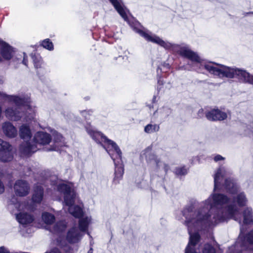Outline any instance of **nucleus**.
<instances>
[{
  "label": "nucleus",
  "mask_w": 253,
  "mask_h": 253,
  "mask_svg": "<svg viewBox=\"0 0 253 253\" xmlns=\"http://www.w3.org/2000/svg\"><path fill=\"white\" fill-rule=\"evenodd\" d=\"M225 210L221 214H214L211 217V214L206 213L200 209L194 210L193 204L185 208L182 214L185 218V224L188 228L190 235L189 242L185 249V253H215L214 248L209 244L199 248L198 242L200 236L198 232L207 227L224 222L226 219L234 216L237 212L236 207L231 205L227 207Z\"/></svg>",
  "instance_id": "obj_1"
},
{
  "label": "nucleus",
  "mask_w": 253,
  "mask_h": 253,
  "mask_svg": "<svg viewBox=\"0 0 253 253\" xmlns=\"http://www.w3.org/2000/svg\"><path fill=\"white\" fill-rule=\"evenodd\" d=\"M227 171L224 167H220L215 171L214 174V192L211 194L209 197L203 201L201 207L199 209L206 213L213 215H220L223 213L226 207L229 205L235 207L237 212L234 216L226 219V221L229 219L237 220V216L240 213L239 207L245 206L247 203V199L244 193H240L236 198L234 197H228L227 195L215 192V191L218 188H221L222 185L229 193L234 194L238 191L237 185L230 178H226Z\"/></svg>",
  "instance_id": "obj_2"
},
{
  "label": "nucleus",
  "mask_w": 253,
  "mask_h": 253,
  "mask_svg": "<svg viewBox=\"0 0 253 253\" xmlns=\"http://www.w3.org/2000/svg\"><path fill=\"white\" fill-rule=\"evenodd\" d=\"M114 6L122 17L126 21L133 30L139 34L141 37L148 42H151L159 45L167 50H169L177 52L182 57L189 59V46L182 43L177 44L164 41L157 35L145 29H141L139 22L133 18L129 19L126 10L123 6L121 0H109Z\"/></svg>",
  "instance_id": "obj_3"
},
{
  "label": "nucleus",
  "mask_w": 253,
  "mask_h": 253,
  "mask_svg": "<svg viewBox=\"0 0 253 253\" xmlns=\"http://www.w3.org/2000/svg\"><path fill=\"white\" fill-rule=\"evenodd\" d=\"M52 185L57 184V191L64 195L65 204L68 206L69 213L76 218H80L79 221V230L81 232H86L88 230V225L91 222L90 216L82 217L84 212L82 207L73 205L76 194L70 185L66 183L53 181Z\"/></svg>",
  "instance_id": "obj_4"
},
{
  "label": "nucleus",
  "mask_w": 253,
  "mask_h": 253,
  "mask_svg": "<svg viewBox=\"0 0 253 253\" xmlns=\"http://www.w3.org/2000/svg\"><path fill=\"white\" fill-rule=\"evenodd\" d=\"M201 66L210 74L219 78H235L243 83L253 85V75L245 70L212 62L204 63Z\"/></svg>",
  "instance_id": "obj_5"
},
{
  "label": "nucleus",
  "mask_w": 253,
  "mask_h": 253,
  "mask_svg": "<svg viewBox=\"0 0 253 253\" xmlns=\"http://www.w3.org/2000/svg\"><path fill=\"white\" fill-rule=\"evenodd\" d=\"M13 96L26 97L27 98L26 101L22 104H16L13 102L15 106L7 107L4 110L5 116L6 118L12 121H19L24 115V112L22 111V107L25 106L27 109V114H26L25 120L26 121L35 122L36 118V110L33 108L29 105L30 99L28 95L25 94H19L18 95H13Z\"/></svg>",
  "instance_id": "obj_6"
},
{
  "label": "nucleus",
  "mask_w": 253,
  "mask_h": 253,
  "mask_svg": "<svg viewBox=\"0 0 253 253\" xmlns=\"http://www.w3.org/2000/svg\"><path fill=\"white\" fill-rule=\"evenodd\" d=\"M19 134L20 137L24 140L20 145L19 150L21 153L25 156H28L37 151V148L35 144H32V142L29 141L31 139L32 134L29 126L23 124L19 127Z\"/></svg>",
  "instance_id": "obj_7"
},
{
  "label": "nucleus",
  "mask_w": 253,
  "mask_h": 253,
  "mask_svg": "<svg viewBox=\"0 0 253 253\" xmlns=\"http://www.w3.org/2000/svg\"><path fill=\"white\" fill-rule=\"evenodd\" d=\"M10 206L17 209L18 212L14 213V215L16 220L20 224L28 226L33 222L34 220V217L29 213L34 210L32 205L28 204L27 202H23Z\"/></svg>",
  "instance_id": "obj_8"
},
{
  "label": "nucleus",
  "mask_w": 253,
  "mask_h": 253,
  "mask_svg": "<svg viewBox=\"0 0 253 253\" xmlns=\"http://www.w3.org/2000/svg\"><path fill=\"white\" fill-rule=\"evenodd\" d=\"M103 143L105 144L103 146L113 160L115 166L119 165L120 162H122V152L119 146L108 138H105Z\"/></svg>",
  "instance_id": "obj_9"
},
{
  "label": "nucleus",
  "mask_w": 253,
  "mask_h": 253,
  "mask_svg": "<svg viewBox=\"0 0 253 253\" xmlns=\"http://www.w3.org/2000/svg\"><path fill=\"white\" fill-rule=\"evenodd\" d=\"M0 51L1 53V61L2 59L6 60H10L14 56L15 51L8 43L0 40Z\"/></svg>",
  "instance_id": "obj_10"
},
{
  "label": "nucleus",
  "mask_w": 253,
  "mask_h": 253,
  "mask_svg": "<svg viewBox=\"0 0 253 253\" xmlns=\"http://www.w3.org/2000/svg\"><path fill=\"white\" fill-rule=\"evenodd\" d=\"M15 194L21 197L27 196L30 192V186L25 180H18L14 185Z\"/></svg>",
  "instance_id": "obj_11"
},
{
  "label": "nucleus",
  "mask_w": 253,
  "mask_h": 253,
  "mask_svg": "<svg viewBox=\"0 0 253 253\" xmlns=\"http://www.w3.org/2000/svg\"><path fill=\"white\" fill-rule=\"evenodd\" d=\"M205 115L207 119L211 121H221L227 118V113L218 109H213L207 111Z\"/></svg>",
  "instance_id": "obj_12"
},
{
  "label": "nucleus",
  "mask_w": 253,
  "mask_h": 253,
  "mask_svg": "<svg viewBox=\"0 0 253 253\" xmlns=\"http://www.w3.org/2000/svg\"><path fill=\"white\" fill-rule=\"evenodd\" d=\"M34 141L32 144L44 145L48 144L51 140V137L49 134L44 131H38L34 135ZM38 148H37V150Z\"/></svg>",
  "instance_id": "obj_13"
},
{
  "label": "nucleus",
  "mask_w": 253,
  "mask_h": 253,
  "mask_svg": "<svg viewBox=\"0 0 253 253\" xmlns=\"http://www.w3.org/2000/svg\"><path fill=\"white\" fill-rule=\"evenodd\" d=\"M241 233L239 235L237 242L236 243V246L241 247L245 248L247 244H253V230L251 231L249 234L245 237L243 235V227H241Z\"/></svg>",
  "instance_id": "obj_14"
},
{
  "label": "nucleus",
  "mask_w": 253,
  "mask_h": 253,
  "mask_svg": "<svg viewBox=\"0 0 253 253\" xmlns=\"http://www.w3.org/2000/svg\"><path fill=\"white\" fill-rule=\"evenodd\" d=\"M1 128L3 134L8 138H14L17 135L16 128L9 122L6 121L2 123Z\"/></svg>",
  "instance_id": "obj_15"
},
{
  "label": "nucleus",
  "mask_w": 253,
  "mask_h": 253,
  "mask_svg": "<svg viewBox=\"0 0 253 253\" xmlns=\"http://www.w3.org/2000/svg\"><path fill=\"white\" fill-rule=\"evenodd\" d=\"M141 157L145 158L148 163L155 164L157 167H159L160 159L152 153L150 147H148L141 152Z\"/></svg>",
  "instance_id": "obj_16"
},
{
  "label": "nucleus",
  "mask_w": 253,
  "mask_h": 253,
  "mask_svg": "<svg viewBox=\"0 0 253 253\" xmlns=\"http://www.w3.org/2000/svg\"><path fill=\"white\" fill-rule=\"evenodd\" d=\"M85 129L87 133L98 143L104 142L105 138H107L100 132L96 131L92 126H86Z\"/></svg>",
  "instance_id": "obj_17"
},
{
  "label": "nucleus",
  "mask_w": 253,
  "mask_h": 253,
  "mask_svg": "<svg viewBox=\"0 0 253 253\" xmlns=\"http://www.w3.org/2000/svg\"><path fill=\"white\" fill-rule=\"evenodd\" d=\"M243 221H242L241 218H238L237 220L239 223L242 226L244 225L253 224V211L252 209L249 207L246 208L243 211Z\"/></svg>",
  "instance_id": "obj_18"
},
{
  "label": "nucleus",
  "mask_w": 253,
  "mask_h": 253,
  "mask_svg": "<svg viewBox=\"0 0 253 253\" xmlns=\"http://www.w3.org/2000/svg\"><path fill=\"white\" fill-rule=\"evenodd\" d=\"M83 235V234L77 227H73L67 233V240L70 243H77L81 239Z\"/></svg>",
  "instance_id": "obj_19"
},
{
  "label": "nucleus",
  "mask_w": 253,
  "mask_h": 253,
  "mask_svg": "<svg viewBox=\"0 0 253 253\" xmlns=\"http://www.w3.org/2000/svg\"><path fill=\"white\" fill-rule=\"evenodd\" d=\"M5 99L8 102H14L16 104H22L26 101L27 97L7 95L0 91V99Z\"/></svg>",
  "instance_id": "obj_20"
},
{
  "label": "nucleus",
  "mask_w": 253,
  "mask_h": 253,
  "mask_svg": "<svg viewBox=\"0 0 253 253\" xmlns=\"http://www.w3.org/2000/svg\"><path fill=\"white\" fill-rule=\"evenodd\" d=\"M31 57L33 59L35 68L37 69L38 74H44L45 72L43 68V64L42 57L39 55L31 54Z\"/></svg>",
  "instance_id": "obj_21"
},
{
  "label": "nucleus",
  "mask_w": 253,
  "mask_h": 253,
  "mask_svg": "<svg viewBox=\"0 0 253 253\" xmlns=\"http://www.w3.org/2000/svg\"><path fill=\"white\" fill-rule=\"evenodd\" d=\"M12 150V146L10 145L7 148L1 150L0 151V161L3 162L11 161L13 158Z\"/></svg>",
  "instance_id": "obj_22"
},
{
  "label": "nucleus",
  "mask_w": 253,
  "mask_h": 253,
  "mask_svg": "<svg viewBox=\"0 0 253 253\" xmlns=\"http://www.w3.org/2000/svg\"><path fill=\"white\" fill-rule=\"evenodd\" d=\"M43 189L41 185H37L34 187L32 201L35 203H40L43 199Z\"/></svg>",
  "instance_id": "obj_23"
},
{
  "label": "nucleus",
  "mask_w": 253,
  "mask_h": 253,
  "mask_svg": "<svg viewBox=\"0 0 253 253\" xmlns=\"http://www.w3.org/2000/svg\"><path fill=\"white\" fill-rule=\"evenodd\" d=\"M121 162H120L119 165L118 164L117 166H115L116 169L115 172V177L113 180V182L115 184H117L119 183L124 174V169L122 166L121 165Z\"/></svg>",
  "instance_id": "obj_24"
},
{
  "label": "nucleus",
  "mask_w": 253,
  "mask_h": 253,
  "mask_svg": "<svg viewBox=\"0 0 253 253\" xmlns=\"http://www.w3.org/2000/svg\"><path fill=\"white\" fill-rule=\"evenodd\" d=\"M66 227L67 224L65 221H60L57 222L50 231L54 234H59L65 231Z\"/></svg>",
  "instance_id": "obj_25"
},
{
  "label": "nucleus",
  "mask_w": 253,
  "mask_h": 253,
  "mask_svg": "<svg viewBox=\"0 0 253 253\" xmlns=\"http://www.w3.org/2000/svg\"><path fill=\"white\" fill-rule=\"evenodd\" d=\"M53 135L55 143L58 144V146L56 145L55 147H52L47 151H58L59 150L58 146L62 145V136L56 131L54 132Z\"/></svg>",
  "instance_id": "obj_26"
},
{
  "label": "nucleus",
  "mask_w": 253,
  "mask_h": 253,
  "mask_svg": "<svg viewBox=\"0 0 253 253\" xmlns=\"http://www.w3.org/2000/svg\"><path fill=\"white\" fill-rule=\"evenodd\" d=\"M171 111L168 107H163L160 109L159 110L156 111L154 114H159L162 119H164L167 118L170 114Z\"/></svg>",
  "instance_id": "obj_27"
},
{
  "label": "nucleus",
  "mask_w": 253,
  "mask_h": 253,
  "mask_svg": "<svg viewBox=\"0 0 253 253\" xmlns=\"http://www.w3.org/2000/svg\"><path fill=\"white\" fill-rule=\"evenodd\" d=\"M160 129V126L157 124H148L144 127V131L147 133H152L157 132Z\"/></svg>",
  "instance_id": "obj_28"
},
{
  "label": "nucleus",
  "mask_w": 253,
  "mask_h": 253,
  "mask_svg": "<svg viewBox=\"0 0 253 253\" xmlns=\"http://www.w3.org/2000/svg\"><path fill=\"white\" fill-rule=\"evenodd\" d=\"M42 219L46 224H51L54 221L55 217L53 214L45 212L42 214Z\"/></svg>",
  "instance_id": "obj_29"
},
{
  "label": "nucleus",
  "mask_w": 253,
  "mask_h": 253,
  "mask_svg": "<svg viewBox=\"0 0 253 253\" xmlns=\"http://www.w3.org/2000/svg\"><path fill=\"white\" fill-rule=\"evenodd\" d=\"M40 45L49 51H52L54 49L53 44L49 39H46L42 41L40 43Z\"/></svg>",
  "instance_id": "obj_30"
},
{
  "label": "nucleus",
  "mask_w": 253,
  "mask_h": 253,
  "mask_svg": "<svg viewBox=\"0 0 253 253\" xmlns=\"http://www.w3.org/2000/svg\"><path fill=\"white\" fill-rule=\"evenodd\" d=\"M174 172L177 175H184L187 173V169L185 167H178L175 169Z\"/></svg>",
  "instance_id": "obj_31"
},
{
  "label": "nucleus",
  "mask_w": 253,
  "mask_h": 253,
  "mask_svg": "<svg viewBox=\"0 0 253 253\" xmlns=\"http://www.w3.org/2000/svg\"><path fill=\"white\" fill-rule=\"evenodd\" d=\"M10 145V144L8 142L0 138V151L3 149L7 148Z\"/></svg>",
  "instance_id": "obj_32"
},
{
  "label": "nucleus",
  "mask_w": 253,
  "mask_h": 253,
  "mask_svg": "<svg viewBox=\"0 0 253 253\" xmlns=\"http://www.w3.org/2000/svg\"><path fill=\"white\" fill-rule=\"evenodd\" d=\"M92 113L93 110H84L81 112L82 115L85 119H87L88 116L91 115Z\"/></svg>",
  "instance_id": "obj_33"
},
{
  "label": "nucleus",
  "mask_w": 253,
  "mask_h": 253,
  "mask_svg": "<svg viewBox=\"0 0 253 253\" xmlns=\"http://www.w3.org/2000/svg\"><path fill=\"white\" fill-rule=\"evenodd\" d=\"M0 253H12L10 251L4 246L0 247Z\"/></svg>",
  "instance_id": "obj_34"
},
{
  "label": "nucleus",
  "mask_w": 253,
  "mask_h": 253,
  "mask_svg": "<svg viewBox=\"0 0 253 253\" xmlns=\"http://www.w3.org/2000/svg\"><path fill=\"white\" fill-rule=\"evenodd\" d=\"M31 174V169L29 168H25L24 169V173L23 175L24 176H30Z\"/></svg>",
  "instance_id": "obj_35"
},
{
  "label": "nucleus",
  "mask_w": 253,
  "mask_h": 253,
  "mask_svg": "<svg viewBox=\"0 0 253 253\" xmlns=\"http://www.w3.org/2000/svg\"><path fill=\"white\" fill-rule=\"evenodd\" d=\"M23 59L22 60V63L25 66H27L28 60H27V56L25 53H23Z\"/></svg>",
  "instance_id": "obj_36"
},
{
  "label": "nucleus",
  "mask_w": 253,
  "mask_h": 253,
  "mask_svg": "<svg viewBox=\"0 0 253 253\" xmlns=\"http://www.w3.org/2000/svg\"><path fill=\"white\" fill-rule=\"evenodd\" d=\"M224 158H223L222 156H221L220 155H217L214 157V160L215 162H218L221 160H224Z\"/></svg>",
  "instance_id": "obj_37"
},
{
  "label": "nucleus",
  "mask_w": 253,
  "mask_h": 253,
  "mask_svg": "<svg viewBox=\"0 0 253 253\" xmlns=\"http://www.w3.org/2000/svg\"><path fill=\"white\" fill-rule=\"evenodd\" d=\"M87 253H93V250L92 248H90V250L88 251Z\"/></svg>",
  "instance_id": "obj_38"
},
{
  "label": "nucleus",
  "mask_w": 253,
  "mask_h": 253,
  "mask_svg": "<svg viewBox=\"0 0 253 253\" xmlns=\"http://www.w3.org/2000/svg\"><path fill=\"white\" fill-rule=\"evenodd\" d=\"M56 179H57V178H56V177H52V180H53V181H55V180H56Z\"/></svg>",
  "instance_id": "obj_39"
},
{
  "label": "nucleus",
  "mask_w": 253,
  "mask_h": 253,
  "mask_svg": "<svg viewBox=\"0 0 253 253\" xmlns=\"http://www.w3.org/2000/svg\"><path fill=\"white\" fill-rule=\"evenodd\" d=\"M3 83V81L2 80H0V84Z\"/></svg>",
  "instance_id": "obj_40"
},
{
  "label": "nucleus",
  "mask_w": 253,
  "mask_h": 253,
  "mask_svg": "<svg viewBox=\"0 0 253 253\" xmlns=\"http://www.w3.org/2000/svg\"><path fill=\"white\" fill-rule=\"evenodd\" d=\"M127 52V53H129V51H125V52Z\"/></svg>",
  "instance_id": "obj_41"
},
{
  "label": "nucleus",
  "mask_w": 253,
  "mask_h": 253,
  "mask_svg": "<svg viewBox=\"0 0 253 253\" xmlns=\"http://www.w3.org/2000/svg\"><path fill=\"white\" fill-rule=\"evenodd\" d=\"M252 13H253V12H252Z\"/></svg>",
  "instance_id": "obj_42"
}]
</instances>
